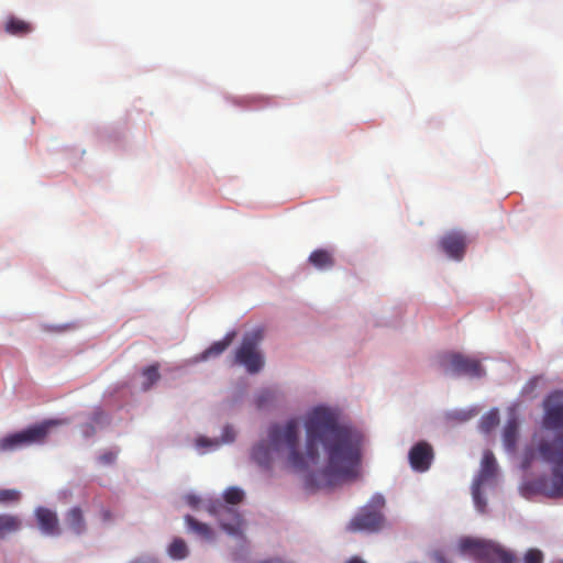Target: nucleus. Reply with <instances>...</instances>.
<instances>
[{"instance_id": "obj_1", "label": "nucleus", "mask_w": 563, "mask_h": 563, "mask_svg": "<svg viewBox=\"0 0 563 563\" xmlns=\"http://www.w3.org/2000/svg\"><path fill=\"white\" fill-rule=\"evenodd\" d=\"M305 430V450L300 451L298 419L272 424L267 432L268 443L261 442L253 448V460L263 467H269L273 452L286 450V464L296 472L323 461V467L308 478V485L318 489L356 477L362 455V434L356 429L340 422L334 410L316 407L306 416Z\"/></svg>"}, {"instance_id": "obj_2", "label": "nucleus", "mask_w": 563, "mask_h": 563, "mask_svg": "<svg viewBox=\"0 0 563 563\" xmlns=\"http://www.w3.org/2000/svg\"><path fill=\"white\" fill-rule=\"evenodd\" d=\"M543 427L554 431L552 438H541L537 451L551 465L552 478L536 482V488L549 498L563 497V391L555 390L543 400Z\"/></svg>"}, {"instance_id": "obj_3", "label": "nucleus", "mask_w": 563, "mask_h": 563, "mask_svg": "<svg viewBox=\"0 0 563 563\" xmlns=\"http://www.w3.org/2000/svg\"><path fill=\"white\" fill-rule=\"evenodd\" d=\"M224 501L214 500L208 506L210 515L214 516L221 528L231 536H240L244 526L241 514L234 509L235 506L243 501L244 492L239 487H229L223 495Z\"/></svg>"}, {"instance_id": "obj_4", "label": "nucleus", "mask_w": 563, "mask_h": 563, "mask_svg": "<svg viewBox=\"0 0 563 563\" xmlns=\"http://www.w3.org/2000/svg\"><path fill=\"white\" fill-rule=\"evenodd\" d=\"M459 549L462 553H467L481 561H499L500 563L518 562L514 552L492 540L464 537L459 541Z\"/></svg>"}, {"instance_id": "obj_5", "label": "nucleus", "mask_w": 563, "mask_h": 563, "mask_svg": "<svg viewBox=\"0 0 563 563\" xmlns=\"http://www.w3.org/2000/svg\"><path fill=\"white\" fill-rule=\"evenodd\" d=\"M384 506L385 498L379 494L374 495L350 520L346 530L353 533H376L380 531L385 526Z\"/></svg>"}, {"instance_id": "obj_6", "label": "nucleus", "mask_w": 563, "mask_h": 563, "mask_svg": "<svg viewBox=\"0 0 563 563\" xmlns=\"http://www.w3.org/2000/svg\"><path fill=\"white\" fill-rule=\"evenodd\" d=\"M263 338L264 331L261 328L246 332L235 351L234 362L245 366L251 374L258 373L264 366V358L258 351Z\"/></svg>"}, {"instance_id": "obj_7", "label": "nucleus", "mask_w": 563, "mask_h": 563, "mask_svg": "<svg viewBox=\"0 0 563 563\" xmlns=\"http://www.w3.org/2000/svg\"><path fill=\"white\" fill-rule=\"evenodd\" d=\"M57 424L54 420L29 427L20 432L0 439V452L14 451L34 443H41L46 438L49 428Z\"/></svg>"}, {"instance_id": "obj_8", "label": "nucleus", "mask_w": 563, "mask_h": 563, "mask_svg": "<svg viewBox=\"0 0 563 563\" xmlns=\"http://www.w3.org/2000/svg\"><path fill=\"white\" fill-rule=\"evenodd\" d=\"M443 369L446 374L467 375L471 377H481L484 369L481 363L461 354H450L442 361Z\"/></svg>"}, {"instance_id": "obj_9", "label": "nucleus", "mask_w": 563, "mask_h": 563, "mask_svg": "<svg viewBox=\"0 0 563 563\" xmlns=\"http://www.w3.org/2000/svg\"><path fill=\"white\" fill-rule=\"evenodd\" d=\"M434 453L432 446L426 442L420 441L416 443L409 451L408 459L412 470L417 472H426L430 468L433 461Z\"/></svg>"}, {"instance_id": "obj_10", "label": "nucleus", "mask_w": 563, "mask_h": 563, "mask_svg": "<svg viewBox=\"0 0 563 563\" xmlns=\"http://www.w3.org/2000/svg\"><path fill=\"white\" fill-rule=\"evenodd\" d=\"M441 250L451 258L460 261L466 249V239L461 232H449L439 241Z\"/></svg>"}, {"instance_id": "obj_11", "label": "nucleus", "mask_w": 563, "mask_h": 563, "mask_svg": "<svg viewBox=\"0 0 563 563\" xmlns=\"http://www.w3.org/2000/svg\"><path fill=\"white\" fill-rule=\"evenodd\" d=\"M35 517L38 528L44 534L56 537L62 533L57 514L52 509L46 507H37L35 509Z\"/></svg>"}, {"instance_id": "obj_12", "label": "nucleus", "mask_w": 563, "mask_h": 563, "mask_svg": "<svg viewBox=\"0 0 563 563\" xmlns=\"http://www.w3.org/2000/svg\"><path fill=\"white\" fill-rule=\"evenodd\" d=\"M66 527L76 536L82 534L87 530V523L84 511L75 506L65 514Z\"/></svg>"}, {"instance_id": "obj_13", "label": "nucleus", "mask_w": 563, "mask_h": 563, "mask_svg": "<svg viewBox=\"0 0 563 563\" xmlns=\"http://www.w3.org/2000/svg\"><path fill=\"white\" fill-rule=\"evenodd\" d=\"M23 527V521L18 515H0V540H4L11 534L19 532Z\"/></svg>"}, {"instance_id": "obj_14", "label": "nucleus", "mask_w": 563, "mask_h": 563, "mask_svg": "<svg viewBox=\"0 0 563 563\" xmlns=\"http://www.w3.org/2000/svg\"><path fill=\"white\" fill-rule=\"evenodd\" d=\"M497 472L496 459L490 451H486L482 459L481 471L475 482L484 484L488 479L493 478Z\"/></svg>"}, {"instance_id": "obj_15", "label": "nucleus", "mask_w": 563, "mask_h": 563, "mask_svg": "<svg viewBox=\"0 0 563 563\" xmlns=\"http://www.w3.org/2000/svg\"><path fill=\"white\" fill-rule=\"evenodd\" d=\"M234 338V331L228 332L222 340L213 342L207 350L203 351L201 354V360L219 356L232 344Z\"/></svg>"}, {"instance_id": "obj_16", "label": "nucleus", "mask_w": 563, "mask_h": 563, "mask_svg": "<svg viewBox=\"0 0 563 563\" xmlns=\"http://www.w3.org/2000/svg\"><path fill=\"white\" fill-rule=\"evenodd\" d=\"M309 263L318 269H328L334 265V258L330 251L319 249L310 254Z\"/></svg>"}, {"instance_id": "obj_17", "label": "nucleus", "mask_w": 563, "mask_h": 563, "mask_svg": "<svg viewBox=\"0 0 563 563\" xmlns=\"http://www.w3.org/2000/svg\"><path fill=\"white\" fill-rule=\"evenodd\" d=\"M518 428H519V426H518V421L516 418H510L504 428L503 441H504L505 448L508 451L512 452L516 449L518 434H519Z\"/></svg>"}, {"instance_id": "obj_18", "label": "nucleus", "mask_w": 563, "mask_h": 563, "mask_svg": "<svg viewBox=\"0 0 563 563\" xmlns=\"http://www.w3.org/2000/svg\"><path fill=\"white\" fill-rule=\"evenodd\" d=\"M4 30L11 35L23 36L31 33L33 31V26L24 20L11 16L8 19Z\"/></svg>"}, {"instance_id": "obj_19", "label": "nucleus", "mask_w": 563, "mask_h": 563, "mask_svg": "<svg viewBox=\"0 0 563 563\" xmlns=\"http://www.w3.org/2000/svg\"><path fill=\"white\" fill-rule=\"evenodd\" d=\"M185 521L190 531L195 532L196 534H198L199 537H201L205 540L212 539L213 532L207 523L199 522L198 520H196L194 517H191L189 515H187L185 517Z\"/></svg>"}, {"instance_id": "obj_20", "label": "nucleus", "mask_w": 563, "mask_h": 563, "mask_svg": "<svg viewBox=\"0 0 563 563\" xmlns=\"http://www.w3.org/2000/svg\"><path fill=\"white\" fill-rule=\"evenodd\" d=\"M142 375L144 377L143 389L148 390L161 378L158 365L154 364L145 367Z\"/></svg>"}, {"instance_id": "obj_21", "label": "nucleus", "mask_w": 563, "mask_h": 563, "mask_svg": "<svg viewBox=\"0 0 563 563\" xmlns=\"http://www.w3.org/2000/svg\"><path fill=\"white\" fill-rule=\"evenodd\" d=\"M168 554L175 560L185 559L188 554L186 542L179 538L175 539L168 548Z\"/></svg>"}, {"instance_id": "obj_22", "label": "nucleus", "mask_w": 563, "mask_h": 563, "mask_svg": "<svg viewBox=\"0 0 563 563\" xmlns=\"http://www.w3.org/2000/svg\"><path fill=\"white\" fill-rule=\"evenodd\" d=\"M499 423V416L497 410H492L483 416L479 428L483 432L488 433Z\"/></svg>"}, {"instance_id": "obj_23", "label": "nucleus", "mask_w": 563, "mask_h": 563, "mask_svg": "<svg viewBox=\"0 0 563 563\" xmlns=\"http://www.w3.org/2000/svg\"><path fill=\"white\" fill-rule=\"evenodd\" d=\"M482 485H483L482 483L475 482L474 485H473L472 495H473V499H474V503L476 505V508L481 512H484L485 507H486V501L483 498L482 493H481V486Z\"/></svg>"}, {"instance_id": "obj_24", "label": "nucleus", "mask_w": 563, "mask_h": 563, "mask_svg": "<svg viewBox=\"0 0 563 563\" xmlns=\"http://www.w3.org/2000/svg\"><path fill=\"white\" fill-rule=\"evenodd\" d=\"M21 494L16 489H0V504L16 503Z\"/></svg>"}, {"instance_id": "obj_25", "label": "nucleus", "mask_w": 563, "mask_h": 563, "mask_svg": "<svg viewBox=\"0 0 563 563\" xmlns=\"http://www.w3.org/2000/svg\"><path fill=\"white\" fill-rule=\"evenodd\" d=\"M543 553L539 549H529L523 556L525 563H543Z\"/></svg>"}, {"instance_id": "obj_26", "label": "nucleus", "mask_w": 563, "mask_h": 563, "mask_svg": "<svg viewBox=\"0 0 563 563\" xmlns=\"http://www.w3.org/2000/svg\"><path fill=\"white\" fill-rule=\"evenodd\" d=\"M540 379L541 378L539 376H534L531 379H529L527 384L522 387V395L532 396L540 383Z\"/></svg>"}, {"instance_id": "obj_27", "label": "nucleus", "mask_w": 563, "mask_h": 563, "mask_svg": "<svg viewBox=\"0 0 563 563\" xmlns=\"http://www.w3.org/2000/svg\"><path fill=\"white\" fill-rule=\"evenodd\" d=\"M118 456V452L114 451H106L99 456L100 463L104 465H111L115 462Z\"/></svg>"}, {"instance_id": "obj_28", "label": "nucleus", "mask_w": 563, "mask_h": 563, "mask_svg": "<svg viewBox=\"0 0 563 563\" xmlns=\"http://www.w3.org/2000/svg\"><path fill=\"white\" fill-rule=\"evenodd\" d=\"M273 398V393L269 389L262 390L257 398H256V405L258 408H262L265 406L266 402H268Z\"/></svg>"}, {"instance_id": "obj_29", "label": "nucleus", "mask_w": 563, "mask_h": 563, "mask_svg": "<svg viewBox=\"0 0 563 563\" xmlns=\"http://www.w3.org/2000/svg\"><path fill=\"white\" fill-rule=\"evenodd\" d=\"M100 518H101L102 522L107 523V522L112 521L113 515L109 509H101Z\"/></svg>"}, {"instance_id": "obj_30", "label": "nucleus", "mask_w": 563, "mask_h": 563, "mask_svg": "<svg viewBox=\"0 0 563 563\" xmlns=\"http://www.w3.org/2000/svg\"><path fill=\"white\" fill-rule=\"evenodd\" d=\"M104 420V415L101 410H97L92 415V424H99Z\"/></svg>"}, {"instance_id": "obj_31", "label": "nucleus", "mask_w": 563, "mask_h": 563, "mask_svg": "<svg viewBox=\"0 0 563 563\" xmlns=\"http://www.w3.org/2000/svg\"><path fill=\"white\" fill-rule=\"evenodd\" d=\"M433 559L438 562V563H450L442 551H434L433 552Z\"/></svg>"}, {"instance_id": "obj_32", "label": "nucleus", "mask_w": 563, "mask_h": 563, "mask_svg": "<svg viewBox=\"0 0 563 563\" xmlns=\"http://www.w3.org/2000/svg\"><path fill=\"white\" fill-rule=\"evenodd\" d=\"M95 427L92 423H87L82 427V432L86 437H90L95 433Z\"/></svg>"}, {"instance_id": "obj_33", "label": "nucleus", "mask_w": 563, "mask_h": 563, "mask_svg": "<svg viewBox=\"0 0 563 563\" xmlns=\"http://www.w3.org/2000/svg\"><path fill=\"white\" fill-rule=\"evenodd\" d=\"M131 563H156V561L153 559H146V560L136 559V560L132 561Z\"/></svg>"}, {"instance_id": "obj_34", "label": "nucleus", "mask_w": 563, "mask_h": 563, "mask_svg": "<svg viewBox=\"0 0 563 563\" xmlns=\"http://www.w3.org/2000/svg\"><path fill=\"white\" fill-rule=\"evenodd\" d=\"M346 563H365L362 559L354 556L350 559Z\"/></svg>"}, {"instance_id": "obj_35", "label": "nucleus", "mask_w": 563, "mask_h": 563, "mask_svg": "<svg viewBox=\"0 0 563 563\" xmlns=\"http://www.w3.org/2000/svg\"><path fill=\"white\" fill-rule=\"evenodd\" d=\"M197 501H198V500H197V498H196V497L190 496V497L188 498V503H189L190 505H192V506H195Z\"/></svg>"}, {"instance_id": "obj_36", "label": "nucleus", "mask_w": 563, "mask_h": 563, "mask_svg": "<svg viewBox=\"0 0 563 563\" xmlns=\"http://www.w3.org/2000/svg\"><path fill=\"white\" fill-rule=\"evenodd\" d=\"M197 443H198V445H207V444H208V441H207V440H205V439H200V440H198V442H197Z\"/></svg>"}]
</instances>
